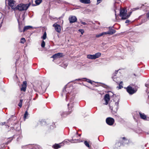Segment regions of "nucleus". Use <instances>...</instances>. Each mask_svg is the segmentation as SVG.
Masks as SVG:
<instances>
[{
    "label": "nucleus",
    "mask_w": 149,
    "mask_h": 149,
    "mask_svg": "<svg viewBox=\"0 0 149 149\" xmlns=\"http://www.w3.org/2000/svg\"><path fill=\"white\" fill-rule=\"evenodd\" d=\"M46 89V88H45L44 89V91L45 92V90Z\"/></svg>",
    "instance_id": "nucleus-45"
},
{
    "label": "nucleus",
    "mask_w": 149,
    "mask_h": 149,
    "mask_svg": "<svg viewBox=\"0 0 149 149\" xmlns=\"http://www.w3.org/2000/svg\"><path fill=\"white\" fill-rule=\"evenodd\" d=\"M83 79H86V80H85L87 82H89V83H90L91 84L92 83V81H91L89 79H87L86 78H83Z\"/></svg>",
    "instance_id": "nucleus-31"
},
{
    "label": "nucleus",
    "mask_w": 149,
    "mask_h": 149,
    "mask_svg": "<svg viewBox=\"0 0 149 149\" xmlns=\"http://www.w3.org/2000/svg\"><path fill=\"white\" fill-rule=\"evenodd\" d=\"M27 83L26 81H24L22 84V87L21 88V90L22 91H25L26 90V87Z\"/></svg>",
    "instance_id": "nucleus-13"
},
{
    "label": "nucleus",
    "mask_w": 149,
    "mask_h": 149,
    "mask_svg": "<svg viewBox=\"0 0 149 149\" xmlns=\"http://www.w3.org/2000/svg\"><path fill=\"white\" fill-rule=\"evenodd\" d=\"M23 100H20V102L19 103L18 106L20 107H22V103Z\"/></svg>",
    "instance_id": "nucleus-25"
},
{
    "label": "nucleus",
    "mask_w": 149,
    "mask_h": 149,
    "mask_svg": "<svg viewBox=\"0 0 149 149\" xmlns=\"http://www.w3.org/2000/svg\"><path fill=\"white\" fill-rule=\"evenodd\" d=\"M53 26L54 27L55 30L58 33H60L61 31V26L56 23H55L53 25Z\"/></svg>",
    "instance_id": "nucleus-9"
},
{
    "label": "nucleus",
    "mask_w": 149,
    "mask_h": 149,
    "mask_svg": "<svg viewBox=\"0 0 149 149\" xmlns=\"http://www.w3.org/2000/svg\"><path fill=\"white\" fill-rule=\"evenodd\" d=\"M102 0H97V4H98L100 3Z\"/></svg>",
    "instance_id": "nucleus-34"
},
{
    "label": "nucleus",
    "mask_w": 149,
    "mask_h": 149,
    "mask_svg": "<svg viewBox=\"0 0 149 149\" xmlns=\"http://www.w3.org/2000/svg\"><path fill=\"white\" fill-rule=\"evenodd\" d=\"M105 33V35L107 34L112 35L110 31L109 30V31L106 32H104Z\"/></svg>",
    "instance_id": "nucleus-29"
},
{
    "label": "nucleus",
    "mask_w": 149,
    "mask_h": 149,
    "mask_svg": "<svg viewBox=\"0 0 149 149\" xmlns=\"http://www.w3.org/2000/svg\"><path fill=\"white\" fill-rule=\"evenodd\" d=\"M129 22L130 20H127L125 22V23H129Z\"/></svg>",
    "instance_id": "nucleus-39"
},
{
    "label": "nucleus",
    "mask_w": 149,
    "mask_h": 149,
    "mask_svg": "<svg viewBox=\"0 0 149 149\" xmlns=\"http://www.w3.org/2000/svg\"><path fill=\"white\" fill-rule=\"evenodd\" d=\"M84 144L87 147L89 148L90 147L89 144L88 143L87 141H84Z\"/></svg>",
    "instance_id": "nucleus-26"
},
{
    "label": "nucleus",
    "mask_w": 149,
    "mask_h": 149,
    "mask_svg": "<svg viewBox=\"0 0 149 149\" xmlns=\"http://www.w3.org/2000/svg\"><path fill=\"white\" fill-rule=\"evenodd\" d=\"M32 28V26H28L24 27L23 29V32Z\"/></svg>",
    "instance_id": "nucleus-19"
},
{
    "label": "nucleus",
    "mask_w": 149,
    "mask_h": 149,
    "mask_svg": "<svg viewBox=\"0 0 149 149\" xmlns=\"http://www.w3.org/2000/svg\"><path fill=\"white\" fill-rule=\"evenodd\" d=\"M106 122L108 125H112L114 122V120L112 118L108 117L106 119Z\"/></svg>",
    "instance_id": "nucleus-6"
},
{
    "label": "nucleus",
    "mask_w": 149,
    "mask_h": 149,
    "mask_svg": "<svg viewBox=\"0 0 149 149\" xmlns=\"http://www.w3.org/2000/svg\"><path fill=\"white\" fill-rule=\"evenodd\" d=\"M30 4V3L26 4L23 3L19 4L16 7L15 10L17 9L20 11L26 10L28 8Z\"/></svg>",
    "instance_id": "nucleus-2"
},
{
    "label": "nucleus",
    "mask_w": 149,
    "mask_h": 149,
    "mask_svg": "<svg viewBox=\"0 0 149 149\" xmlns=\"http://www.w3.org/2000/svg\"><path fill=\"white\" fill-rule=\"evenodd\" d=\"M69 20L70 23H72L77 22V19L75 16H70L69 18Z\"/></svg>",
    "instance_id": "nucleus-10"
},
{
    "label": "nucleus",
    "mask_w": 149,
    "mask_h": 149,
    "mask_svg": "<svg viewBox=\"0 0 149 149\" xmlns=\"http://www.w3.org/2000/svg\"><path fill=\"white\" fill-rule=\"evenodd\" d=\"M132 13V12H130L129 13V14L127 15V16H129V17L130 16V15H131V14Z\"/></svg>",
    "instance_id": "nucleus-40"
},
{
    "label": "nucleus",
    "mask_w": 149,
    "mask_h": 149,
    "mask_svg": "<svg viewBox=\"0 0 149 149\" xmlns=\"http://www.w3.org/2000/svg\"><path fill=\"white\" fill-rule=\"evenodd\" d=\"M139 9V8H133L132 10V11H134V10H136L137 9Z\"/></svg>",
    "instance_id": "nucleus-35"
},
{
    "label": "nucleus",
    "mask_w": 149,
    "mask_h": 149,
    "mask_svg": "<svg viewBox=\"0 0 149 149\" xmlns=\"http://www.w3.org/2000/svg\"><path fill=\"white\" fill-rule=\"evenodd\" d=\"M145 86L146 87L148 88L149 87V84H145Z\"/></svg>",
    "instance_id": "nucleus-38"
},
{
    "label": "nucleus",
    "mask_w": 149,
    "mask_h": 149,
    "mask_svg": "<svg viewBox=\"0 0 149 149\" xmlns=\"http://www.w3.org/2000/svg\"><path fill=\"white\" fill-rule=\"evenodd\" d=\"M127 10L125 8L121 9L120 10V16L122 19H126L129 17V16H127Z\"/></svg>",
    "instance_id": "nucleus-3"
},
{
    "label": "nucleus",
    "mask_w": 149,
    "mask_h": 149,
    "mask_svg": "<svg viewBox=\"0 0 149 149\" xmlns=\"http://www.w3.org/2000/svg\"><path fill=\"white\" fill-rule=\"evenodd\" d=\"M1 125H5V122H3V123H1Z\"/></svg>",
    "instance_id": "nucleus-41"
},
{
    "label": "nucleus",
    "mask_w": 149,
    "mask_h": 149,
    "mask_svg": "<svg viewBox=\"0 0 149 149\" xmlns=\"http://www.w3.org/2000/svg\"><path fill=\"white\" fill-rule=\"evenodd\" d=\"M87 58L89 59H95L94 55L89 54L87 55Z\"/></svg>",
    "instance_id": "nucleus-18"
},
{
    "label": "nucleus",
    "mask_w": 149,
    "mask_h": 149,
    "mask_svg": "<svg viewBox=\"0 0 149 149\" xmlns=\"http://www.w3.org/2000/svg\"><path fill=\"white\" fill-rule=\"evenodd\" d=\"M120 141H121V142H120V146L121 145V144L123 145H125V144H128L129 143V140L125 137H123L121 138Z\"/></svg>",
    "instance_id": "nucleus-7"
},
{
    "label": "nucleus",
    "mask_w": 149,
    "mask_h": 149,
    "mask_svg": "<svg viewBox=\"0 0 149 149\" xmlns=\"http://www.w3.org/2000/svg\"><path fill=\"white\" fill-rule=\"evenodd\" d=\"M45 42L44 41H42V43H41V47H44L45 46Z\"/></svg>",
    "instance_id": "nucleus-30"
},
{
    "label": "nucleus",
    "mask_w": 149,
    "mask_h": 149,
    "mask_svg": "<svg viewBox=\"0 0 149 149\" xmlns=\"http://www.w3.org/2000/svg\"><path fill=\"white\" fill-rule=\"evenodd\" d=\"M104 99L105 101V103L104 104L105 105H107L110 100V97L109 94H106L104 96Z\"/></svg>",
    "instance_id": "nucleus-11"
},
{
    "label": "nucleus",
    "mask_w": 149,
    "mask_h": 149,
    "mask_svg": "<svg viewBox=\"0 0 149 149\" xmlns=\"http://www.w3.org/2000/svg\"><path fill=\"white\" fill-rule=\"evenodd\" d=\"M127 92L130 94H132L135 92V91L130 86H128L127 88Z\"/></svg>",
    "instance_id": "nucleus-8"
},
{
    "label": "nucleus",
    "mask_w": 149,
    "mask_h": 149,
    "mask_svg": "<svg viewBox=\"0 0 149 149\" xmlns=\"http://www.w3.org/2000/svg\"><path fill=\"white\" fill-rule=\"evenodd\" d=\"M79 32L81 33L82 35L83 34V33L84 32V31L83 29H79Z\"/></svg>",
    "instance_id": "nucleus-32"
},
{
    "label": "nucleus",
    "mask_w": 149,
    "mask_h": 149,
    "mask_svg": "<svg viewBox=\"0 0 149 149\" xmlns=\"http://www.w3.org/2000/svg\"><path fill=\"white\" fill-rule=\"evenodd\" d=\"M70 88L71 87H65L63 90L62 93V96L63 95H65L66 100H67L68 97H70V102L68 104V106L69 107V111L70 112H71L73 110L72 109V108L73 107V106L72 104L73 103V101L74 97V96L71 97V95L69 96L68 95V94H70L71 93L72 89Z\"/></svg>",
    "instance_id": "nucleus-1"
},
{
    "label": "nucleus",
    "mask_w": 149,
    "mask_h": 149,
    "mask_svg": "<svg viewBox=\"0 0 149 149\" xmlns=\"http://www.w3.org/2000/svg\"><path fill=\"white\" fill-rule=\"evenodd\" d=\"M113 100L115 102V105L112 107L111 109L113 111L116 112L118 108L119 98L118 97H116L114 98Z\"/></svg>",
    "instance_id": "nucleus-4"
},
{
    "label": "nucleus",
    "mask_w": 149,
    "mask_h": 149,
    "mask_svg": "<svg viewBox=\"0 0 149 149\" xmlns=\"http://www.w3.org/2000/svg\"><path fill=\"white\" fill-rule=\"evenodd\" d=\"M82 3L84 4H88L90 3V0H79Z\"/></svg>",
    "instance_id": "nucleus-16"
},
{
    "label": "nucleus",
    "mask_w": 149,
    "mask_h": 149,
    "mask_svg": "<svg viewBox=\"0 0 149 149\" xmlns=\"http://www.w3.org/2000/svg\"><path fill=\"white\" fill-rule=\"evenodd\" d=\"M64 145L63 143H61V144H55L53 145V147L55 149H57L61 148L62 146Z\"/></svg>",
    "instance_id": "nucleus-14"
},
{
    "label": "nucleus",
    "mask_w": 149,
    "mask_h": 149,
    "mask_svg": "<svg viewBox=\"0 0 149 149\" xmlns=\"http://www.w3.org/2000/svg\"><path fill=\"white\" fill-rule=\"evenodd\" d=\"M147 18L149 19V12L146 14Z\"/></svg>",
    "instance_id": "nucleus-36"
},
{
    "label": "nucleus",
    "mask_w": 149,
    "mask_h": 149,
    "mask_svg": "<svg viewBox=\"0 0 149 149\" xmlns=\"http://www.w3.org/2000/svg\"><path fill=\"white\" fill-rule=\"evenodd\" d=\"M119 88H120V89L121 88H122L123 87L122 86L120 85V84H119Z\"/></svg>",
    "instance_id": "nucleus-43"
},
{
    "label": "nucleus",
    "mask_w": 149,
    "mask_h": 149,
    "mask_svg": "<svg viewBox=\"0 0 149 149\" xmlns=\"http://www.w3.org/2000/svg\"><path fill=\"white\" fill-rule=\"evenodd\" d=\"M19 31L21 32H22V30L21 29L20 27H19Z\"/></svg>",
    "instance_id": "nucleus-42"
},
{
    "label": "nucleus",
    "mask_w": 149,
    "mask_h": 149,
    "mask_svg": "<svg viewBox=\"0 0 149 149\" xmlns=\"http://www.w3.org/2000/svg\"><path fill=\"white\" fill-rule=\"evenodd\" d=\"M6 1L8 2V5L11 8L14 10L15 9V2L14 0H6Z\"/></svg>",
    "instance_id": "nucleus-5"
},
{
    "label": "nucleus",
    "mask_w": 149,
    "mask_h": 149,
    "mask_svg": "<svg viewBox=\"0 0 149 149\" xmlns=\"http://www.w3.org/2000/svg\"><path fill=\"white\" fill-rule=\"evenodd\" d=\"M139 115L141 118L143 119H145L146 118V116L144 113L139 112Z\"/></svg>",
    "instance_id": "nucleus-17"
},
{
    "label": "nucleus",
    "mask_w": 149,
    "mask_h": 149,
    "mask_svg": "<svg viewBox=\"0 0 149 149\" xmlns=\"http://www.w3.org/2000/svg\"><path fill=\"white\" fill-rule=\"evenodd\" d=\"M94 55L95 59L96 58L99 57L101 55V54L100 52H97Z\"/></svg>",
    "instance_id": "nucleus-21"
},
{
    "label": "nucleus",
    "mask_w": 149,
    "mask_h": 149,
    "mask_svg": "<svg viewBox=\"0 0 149 149\" xmlns=\"http://www.w3.org/2000/svg\"><path fill=\"white\" fill-rule=\"evenodd\" d=\"M25 39L24 38H22L20 40V43L24 44L25 42Z\"/></svg>",
    "instance_id": "nucleus-27"
},
{
    "label": "nucleus",
    "mask_w": 149,
    "mask_h": 149,
    "mask_svg": "<svg viewBox=\"0 0 149 149\" xmlns=\"http://www.w3.org/2000/svg\"><path fill=\"white\" fill-rule=\"evenodd\" d=\"M110 31L111 32L112 34L116 32V31L113 29H110Z\"/></svg>",
    "instance_id": "nucleus-28"
},
{
    "label": "nucleus",
    "mask_w": 149,
    "mask_h": 149,
    "mask_svg": "<svg viewBox=\"0 0 149 149\" xmlns=\"http://www.w3.org/2000/svg\"><path fill=\"white\" fill-rule=\"evenodd\" d=\"M28 113L27 111H26L24 114V120H25V119L26 118L27 116H28Z\"/></svg>",
    "instance_id": "nucleus-22"
},
{
    "label": "nucleus",
    "mask_w": 149,
    "mask_h": 149,
    "mask_svg": "<svg viewBox=\"0 0 149 149\" xmlns=\"http://www.w3.org/2000/svg\"><path fill=\"white\" fill-rule=\"evenodd\" d=\"M118 72V70L116 71L113 74L112 77H116V75L117 73Z\"/></svg>",
    "instance_id": "nucleus-33"
},
{
    "label": "nucleus",
    "mask_w": 149,
    "mask_h": 149,
    "mask_svg": "<svg viewBox=\"0 0 149 149\" xmlns=\"http://www.w3.org/2000/svg\"><path fill=\"white\" fill-rule=\"evenodd\" d=\"M62 54L61 53H58L53 55L52 57L54 59H56L62 57Z\"/></svg>",
    "instance_id": "nucleus-12"
},
{
    "label": "nucleus",
    "mask_w": 149,
    "mask_h": 149,
    "mask_svg": "<svg viewBox=\"0 0 149 149\" xmlns=\"http://www.w3.org/2000/svg\"><path fill=\"white\" fill-rule=\"evenodd\" d=\"M76 80H77V81H79V80H80V79H76Z\"/></svg>",
    "instance_id": "nucleus-44"
},
{
    "label": "nucleus",
    "mask_w": 149,
    "mask_h": 149,
    "mask_svg": "<svg viewBox=\"0 0 149 149\" xmlns=\"http://www.w3.org/2000/svg\"><path fill=\"white\" fill-rule=\"evenodd\" d=\"M115 15L116 17V13H115Z\"/></svg>",
    "instance_id": "nucleus-46"
},
{
    "label": "nucleus",
    "mask_w": 149,
    "mask_h": 149,
    "mask_svg": "<svg viewBox=\"0 0 149 149\" xmlns=\"http://www.w3.org/2000/svg\"><path fill=\"white\" fill-rule=\"evenodd\" d=\"M109 28L110 29V27H109Z\"/></svg>",
    "instance_id": "nucleus-48"
},
{
    "label": "nucleus",
    "mask_w": 149,
    "mask_h": 149,
    "mask_svg": "<svg viewBox=\"0 0 149 149\" xmlns=\"http://www.w3.org/2000/svg\"><path fill=\"white\" fill-rule=\"evenodd\" d=\"M47 37V34L46 32H45L42 36V38L43 40H45L46 39Z\"/></svg>",
    "instance_id": "nucleus-24"
},
{
    "label": "nucleus",
    "mask_w": 149,
    "mask_h": 149,
    "mask_svg": "<svg viewBox=\"0 0 149 149\" xmlns=\"http://www.w3.org/2000/svg\"><path fill=\"white\" fill-rule=\"evenodd\" d=\"M81 23L84 25H86L87 24L86 22H81Z\"/></svg>",
    "instance_id": "nucleus-37"
},
{
    "label": "nucleus",
    "mask_w": 149,
    "mask_h": 149,
    "mask_svg": "<svg viewBox=\"0 0 149 149\" xmlns=\"http://www.w3.org/2000/svg\"><path fill=\"white\" fill-rule=\"evenodd\" d=\"M112 78L113 81L116 82V83H120V84L122 82V81H121L120 82H119L120 80V78L118 77H112Z\"/></svg>",
    "instance_id": "nucleus-15"
},
{
    "label": "nucleus",
    "mask_w": 149,
    "mask_h": 149,
    "mask_svg": "<svg viewBox=\"0 0 149 149\" xmlns=\"http://www.w3.org/2000/svg\"><path fill=\"white\" fill-rule=\"evenodd\" d=\"M119 143L118 142V143H116V144H118H118H119Z\"/></svg>",
    "instance_id": "nucleus-47"
},
{
    "label": "nucleus",
    "mask_w": 149,
    "mask_h": 149,
    "mask_svg": "<svg viewBox=\"0 0 149 149\" xmlns=\"http://www.w3.org/2000/svg\"><path fill=\"white\" fill-rule=\"evenodd\" d=\"M105 35V33L104 32H102L101 33H99V34H97L96 35V37L97 38H99L102 36H103Z\"/></svg>",
    "instance_id": "nucleus-20"
},
{
    "label": "nucleus",
    "mask_w": 149,
    "mask_h": 149,
    "mask_svg": "<svg viewBox=\"0 0 149 149\" xmlns=\"http://www.w3.org/2000/svg\"><path fill=\"white\" fill-rule=\"evenodd\" d=\"M42 1V0H36L35 2L37 5H39Z\"/></svg>",
    "instance_id": "nucleus-23"
}]
</instances>
